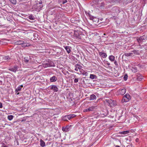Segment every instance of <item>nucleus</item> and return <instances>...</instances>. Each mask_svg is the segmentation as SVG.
Listing matches in <instances>:
<instances>
[{
	"mask_svg": "<svg viewBox=\"0 0 147 147\" xmlns=\"http://www.w3.org/2000/svg\"><path fill=\"white\" fill-rule=\"evenodd\" d=\"M114 64L115 65H117V63L116 61H115L114 62Z\"/></svg>",
	"mask_w": 147,
	"mask_h": 147,
	"instance_id": "obj_41",
	"label": "nucleus"
},
{
	"mask_svg": "<svg viewBox=\"0 0 147 147\" xmlns=\"http://www.w3.org/2000/svg\"><path fill=\"white\" fill-rule=\"evenodd\" d=\"M127 75H125L123 78V79L124 80L126 81L127 80Z\"/></svg>",
	"mask_w": 147,
	"mask_h": 147,
	"instance_id": "obj_37",
	"label": "nucleus"
},
{
	"mask_svg": "<svg viewBox=\"0 0 147 147\" xmlns=\"http://www.w3.org/2000/svg\"><path fill=\"white\" fill-rule=\"evenodd\" d=\"M99 2V3H98V5L97 6V7L101 9H103L105 5L104 2H103L101 0L100 2Z\"/></svg>",
	"mask_w": 147,
	"mask_h": 147,
	"instance_id": "obj_7",
	"label": "nucleus"
},
{
	"mask_svg": "<svg viewBox=\"0 0 147 147\" xmlns=\"http://www.w3.org/2000/svg\"><path fill=\"white\" fill-rule=\"evenodd\" d=\"M129 133V131H122L121 134H127Z\"/></svg>",
	"mask_w": 147,
	"mask_h": 147,
	"instance_id": "obj_34",
	"label": "nucleus"
},
{
	"mask_svg": "<svg viewBox=\"0 0 147 147\" xmlns=\"http://www.w3.org/2000/svg\"><path fill=\"white\" fill-rule=\"evenodd\" d=\"M133 52L134 53V54L137 55H139L140 53V51H136V50H133Z\"/></svg>",
	"mask_w": 147,
	"mask_h": 147,
	"instance_id": "obj_24",
	"label": "nucleus"
},
{
	"mask_svg": "<svg viewBox=\"0 0 147 147\" xmlns=\"http://www.w3.org/2000/svg\"><path fill=\"white\" fill-rule=\"evenodd\" d=\"M137 79L138 81H140L143 79V77L142 75L140 74H138L137 75Z\"/></svg>",
	"mask_w": 147,
	"mask_h": 147,
	"instance_id": "obj_17",
	"label": "nucleus"
},
{
	"mask_svg": "<svg viewBox=\"0 0 147 147\" xmlns=\"http://www.w3.org/2000/svg\"><path fill=\"white\" fill-rule=\"evenodd\" d=\"M146 38V36L144 35L141 37L138 38L137 39V40L138 42L140 43L143 42L144 40H145Z\"/></svg>",
	"mask_w": 147,
	"mask_h": 147,
	"instance_id": "obj_9",
	"label": "nucleus"
},
{
	"mask_svg": "<svg viewBox=\"0 0 147 147\" xmlns=\"http://www.w3.org/2000/svg\"><path fill=\"white\" fill-rule=\"evenodd\" d=\"M18 69V67L17 66L15 65L13 67H11L9 69V70L13 72L14 73H16Z\"/></svg>",
	"mask_w": 147,
	"mask_h": 147,
	"instance_id": "obj_8",
	"label": "nucleus"
},
{
	"mask_svg": "<svg viewBox=\"0 0 147 147\" xmlns=\"http://www.w3.org/2000/svg\"><path fill=\"white\" fill-rule=\"evenodd\" d=\"M71 125H70V126L67 125V126L65 127V129H66V130H67V132L69 131V129H70V127H71Z\"/></svg>",
	"mask_w": 147,
	"mask_h": 147,
	"instance_id": "obj_35",
	"label": "nucleus"
},
{
	"mask_svg": "<svg viewBox=\"0 0 147 147\" xmlns=\"http://www.w3.org/2000/svg\"><path fill=\"white\" fill-rule=\"evenodd\" d=\"M26 44L27 45V47H28L30 46V44L29 43H26Z\"/></svg>",
	"mask_w": 147,
	"mask_h": 147,
	"instance_id": "obj_43",
	"label": "nucleus"
},
{
	"mask_svg": "<svg viewBox=\"0 0 147 147\" xmlns=\"http://www.w3.org/2000/svg\"><path fill=\"white\" fill-rule=\"evenodd\" d=\"M63 47L66 50L67 52L68 53H69L71 52L70 48H71V47H70L67 46H63Z\"/></svg>",
	"mask_w": 147,
	"mask_h": 147,
	"instance_id": "obj_18",
	"label": "nucleus"
},
{
	"mask_svg": "<svg viewBox=\"0 0 147 147\" xmlns=\"http://www.w3.org/2000/svg\"><path fill=\"white\" fill-rule=\"evenodd\" d=\"M11 2L14 4H15L16 3V0H9Z\"/></svg>",
	"mask_w": 147,
	"mask_h": 147,
	"instance_id": "obj_32",
	"label": "nucleus"
},
{
	"mask_svg": "<svg viewBox=\"0 0 147 147\" xmlns=\"http://www.w3.org/2000/svg\"><path fill=\"white\" fill-rule=\"evenodd\" d=\"M75 116L74 115H66L63 117L62 120L64 121H68V120H70L71 118L74 117Z\"/></svg>",
	"mask_w": 147,
	"mask_h": 147,
	"instance_id": "obj_3",
	"label": "nucleus"
},
{
	"mask_svg": "<svg viewBox=\"0 0 147 147\" xmlns=\"http://www.w3.org/2000/svg\"><path fill=\"white\" fill-rule=\"evenodd\" d=\"M98 54L101 57L104 58H105L107 57V55L106 53L102 52H99Z\"/></svg>",
	"mask_w": 147,
	"mask_h": 147,
	"instance_id": "obj_14",
	"label": "nucleus"
},
{
	"mask_svg": "<svg viewBox=\"0 0 147 147\" xmlns=\"http://www.w3.org/2000/svg\"><path fill=\"white\" fill-rule=\"evenodd\" d=\"M23 87V85H21L20 86H19L17 87L16 89V93L18 92V91H20L21 90L22 88Z\"/></svg>",
	"mask_w": 147,
	"mask_h": 147,
	"instance_id": "obj_20",
	"label": "nucleus"
},
{
	"mask_svg": "<svg viewBox=\"0 0 147 147\" xmlns=\"http://www.w3.org/2000/svg\"><path fill=\"white\" fill-rule=\"evenodd\" d=\"M0 78H1V77H0Z\"/></svg>",
	"mask_w": 147,
	"mask_h": 147,
	"instance_id": "obj_49",
	"label": "nucleus"
},
{
	"mask_svg": "<svg viewBox=\"0 0 147 147\" xmlns=\"http://www.w3.org/2000/svg\"><path fill=\"white\" fill-rule=\"evenodd\" d=\"M96 76L95 75L90 74V78L91 79H96Z\"/></svg>",
	"mask_w": 147,
	"mask_h": 147,
	"instance_id": "obj_23",
	"label": "nucleus"
},
{
	"mask_svg": "<svg viewBox=\"0 0 147 147\" xmlns=\"http://www.w3.org/2000/svg\"><path fill=\"white\" fill-rule=\"evenodd\" d=\"M60 1L63 4H64L67 3V0H60Z\"/></svg>",
	"mask_w": 147,
	"mask_h": 147,
	"instance_id": "obj_33",
	"label": "nucleus"
},
{
	"mask_svg": "<svg viewBox=\"0 0 147 147\" xmlns=\"http://www.w3.org/2000/svg\"><path fill=\"white\" fill-rule=\"evenodd\" d=\"M106 1H107V0H106Z\"/></svg>",
	"mask_w": 147,
	"mask_h": 147,
	"instance_id": "obj_50",
	"label": "nucleus"
},
{
	"mask_svg": "<svg viewBox=\"0 0 147 147\" xmlns=\"http://www.w3.org/2000/svg\"><path fill=\"white\" fill-rule=\"evenodd\" d=\"M133 55V53H125L124 55L125 56L129 57L132 55Z\"/></svg>",
	"mask_w": 147,
	"mask_h": 147,
	"instance_id": "obj_26",
	"label": "nucleus"
},
{
	"mask_svg": "<svg viewBox=\"0 0 147 147\" xmlns=\"http://www.w3.org/2000/svg\"><path fill=\"white\" fill-rule=\"evenodd\" d=\"M78 78H75L74 80V82L75 83H76L78 82Z\"/></svg>",
	"mask_w": 147,
	"mask_h": 147,
	"instance_id": "obj_39",
	"label": "nucleus"
},
{
	"mask_svg": "<svg viewBox=\"0 0 147 147\" xmlns=\"http://www.w3.org/2000/svg\"><path fill=\"white\" fill-rule=\"evenodd\" d=\"M120 1V0H109L108 1H109L110 3H113L114 2H115V1Z\"/></svg>",
	"mask_w": 147,
	"mask_h": 147,
	"instance_id": "obj_30",
	"label": "nucleus"
},
{
	"mask_svg": "<svg viewBox=\"0 0 147 147\" xmlns=\"http://www.w3.org/2000/svg\"><path fill=\"white\" fill-rule=\"evenodd\" d=\"M3 59V60H6L8 62L9 61V60H11V58L9 57V56H5L4 57L0 55V61L1 59Z\"/></svg>",
	"mask_w": 147,
	"mask_h": 147,
	"instance_id": "obj_10",
	"label": "nucleus"
},
{
	"mask_svg": "<svg viewBox=\"0 0 147 147\" xmlns=\"http://www.w3.org/2000/svg\"><path fill=\"white\" fill-rule=\"evenodd\" d=\"M24 42V41L22 40L18 41L16 42V44L17 45H22Z\"/></svg>",
	"mask_w": 147,
	"mask_h": 147,
	"instance_id": "obj_25",
	"label": "nucleus"
},
{
	"mask_svg": "<svg viewBox=\"0 0 147 147\" xmlns=\"http://www.w3.org/2000/svg\"><path fill=\"white\" fill-rule=\"evenodd\" d=\"M50 81L51 82H54L57 80V78L55 76H53L50 78Z\"/></svg>",
	"mask_w": 147,
	"mask_h": 147,
	"instance_id": "obj_16",
	"label": "nucleus"
},
{
	"mask_svg": "<svg viewBox=\"0 0 147 147\" xmlns=\"http://www.w3.org/2000/svg\"><path fill=\"white\" fill-rule=\"evenodd\" d=\"M54 65L53 62L49 61L43 63L42 65V66L44 68H46L48 67L54 66Z\"/></svg>",
	"mask_w": 147,
	"mask_h": 147,
	"instance_id": "obj_6",
	"label": "nucleus"
},
{
	"mask_svg": "<svg viewBox=\"0 0 147 147\" xmlns=\"http://www.w3.org/2000/svg\"><path fill=\"white\" fill-rule=\"evenodd\" d=\"M131 70L134 73H136L137 72V69L136 67H134L132 68Z\"/></svg>",
	"mask_w": 147,
	"mask_h": 147,
	"instance_id": "obj_31",
	"label": "nucleus"
},
{
	"mask_svg": "<svg viewBox=\"0 0 147 147\" xmlns=\"http://www.w3.org/2000/svg\"><path fill=\"white\" fill-rule=\"evenodd\" d=\"M107 64L108 65H110V63L108 61L107 62Z\"/></svg>",
	"mask_w": 147,
	"mask_h": 147,
	"instance_id": "obj_44",
	"label": "nucleus"
},
{
	"mask_svg": "<svg viewBox=\"0 0 147 147\" xmlns=\"http://www.w3.org/2000/svg\"><path fill=\"white\" fill-rule=\"evenodd\" d=\"M24 59L25 62L28 64H32L34 63V61L32 60V58L30 56L24 57Z\"/></svg>",
	"mask_w": 147,
	"mask_h": 147,
	"instance_id": "obj_5",
	"label": "nucleus"
},
{
	"mask_svg": "<svg viewBox=\"0 0 147 147\" xmlns=\"http://www.w3.org/2000/svg\"><path fill=\"white\" fill-rule=\"evenodd\" d=\"M50 89L55 92H57L58 90L57 87L55 85H52L50 86Z\"/></svg>",
	"mask_w": 147,
	"mask_h": 147,
	"instance_id": "obj_11",
	"label": "nucleus"
},
{
	"mask_svg": "<svg viewBox=\"0 0 147 147\" xmlns=\"http://www.w3.org/2000/svg\"><path fill=\"white\" fill-rule=\"evenodd\" d=\"M2 147H7L6 145H4L2 146Z\"/></svg>",
	"mask_w": 147,
	"mask_h": 147,
	"instance_id": "obj_45",
	"label": "nucleus"
},
{
	"mask_svg": "<svg viewBox=\"0 0 147 147\" xmlns=\"http://www.w3.org/2000/svg\"><path fill=\"white\" fill-rule=\"evenodd\" d=\"M130 96L129 94H127L123 97L121 101L123 103L125 102H127L130 99Z\"/></svg>",
	"mask_w": 147,
	"mask_h": 147,
	"instance_id": "obj_4",
	"label": "nucleus"
},
{
	"mask_svg": "<svg viewBox=\"0 0 147 147\" xmlns=\"http://www.w3.org/2000/svg\"><path fill=\"white\" fill-rule=\"evenodd\" d=\"M0 79H1V78H0ZM2 82L1 80H0V84H2Z\"/></svg>",
	"mask_w": 147,
	"mask_h": 147,
	"instance_id": "obj_46",
	"label": "nucleus"
},
{
	"mask_svg": "<svg viewBox=\"0 0 147 147\" xmlns=\"http://www.w3.org/2000/svg\"><path fill=\"white\" fill-rule=\"evenodd\" d=\"M117 8L116 7H114L113 9V10H116L117 9Z\"/></svg>",
	"mask_w": 147,
	"mask_h": 147,
	"instance_id": "obj_42",
	"label": "nucleus"
},
{
	"mask_svg": "<svg viewBox=\"0 0 147 147\" xmlns=\"http://www.w3.org/2000/svg\"><path fill=\"white\" fill-rule=\"evenodd\" d=\"M40 145L42 147L45 146V142L42 139L40 140Z\"/></svg>",
	"mask_w": 147,
	"mask_h": 147,
	"instance_id": "obj_22",
	"label": "nucleus"
},
{
	"mask_svg": "<svg viewBox=\"0 0 147 147\" xmlns=\"http://www.w3.org/2000/svg\"><path fill=\"white\" fill-rule=\"evenodd\" d=\"M105 101L109 104V105L110 107H115L116 105V102L114 100L111 99H106Z\"/></svg>",
	"mask_w": 147,
	"mask_h": 147,
	"instance_id": "obj_1",
	"label": "nucleus"
},
{
	"mask_svg": "<svg viewBox=\"0 0 147 147\" xmlns=\"http://www.w3.org/2000/svg\"><path fill=\"white\" fill-rule=\"evenodd\" d=\"M97 106L92 105L88 108L84 109L83 110V112H86L93 111L97 109Z\"/></svg>",
	"mask_w": 147,
	"mask_h": 147,
	"instance_id": "obj_2",
	"label": "nucleus"
},
{
	"mask_svg": "<svg viewBox=\"0 0 147 147\" xmlns=\"http://www.w3.org/2000/svg\"><path fill=\"white\" fill-rule=\"evenodd\" d=\"M79 71L82 75H85L86 76H87L88 74L87 72L85 71L83 69H82V68L81 69H80Z\"/></svg>",
	"mask_w": 147,
	"mask_h": 147,
	"instance_id": "obj_19",
	"label": "nucleus"
},
{
	"mask_svg": "<svg viewBox=\"0 0 147 147\" xmlns=\"http://www.w3.org/2000/svg\"><path fill=\"white\" fill-rule=\"evenodd\" d=\"M100 0H93V2L94 4H96L98 5V3L100 2Z\"/></svg>",
	"mask_w": 147,
	"mask_h": 147,
	"instance_id": "obj_27",
	"label": "nucleus"
},
{
	"mask_svg": "<svg viewBox=\"0 0 147 147\" xmlns=\"http://www.w3.org/2000/svg\"><path fill=\"white\" fill-rule=\"evenodd\" d=\"M109 58L111 61H114L115 57L113 55H110L109 56Z\"/></svg>",
	"mask_w": 147,
	"mask_h": 147,
	"instance_id": "obj_21",
	"label": "nucleus"
},
{
	"mask_svg": "<svg viewBox=\"0 0 147 147\" xmlns=\"http://www.w3.org/2000/svg\"><path fill=\"white\" fill-rule=\"evenodd\" d=\"M93 17H92V18L91 17L90 19L92 20H93Z\"/></svg>",
	"mask_w": 147,
	"mask_h": 147,
	"instance_id": "obj_48",
	"label": "nucleus"
},
{
	"mask_svg": "<svg viewBox=\"0 0 147 147\" xmlns=\"http://www.w3.org/2000/svg\"><path fill=\"white\" fill-rule=\"evenodd\" d=\"M13 118V116L12 115H8L7 117V118L9 120H12Z\"/></svg>",
	"mask_w": 147,
	"mask_h": 147,
	"instance_id": "obj_29",
	"label": "nucleus"
},
{
	"mask_svg": "<svg viewBox=\"0 0 147 147\" xmlns=\"http://www.w3.org/2000/svg\"><path fill=\"white\" fill-rule=\"evenodd\" d=\"M126 92V90L125 88L119 90L118 92L119 94L123 95Z\"/></svg>",
	"mask_w": 147,
	"mask_h": 147,
	"instance_id": "obj_13",
	"label": "nucleus"
},
{
	"mask_svg": "<svg viewBox=\"0 0 147 147\" xmlns=\"http://www.w3.org/2000/svg\"><path fill=\"white\" fill-rule=\"evenodd\" d=\"M28 18L31 20H33L35 19V18L32 15H30L28 16Z\"/></svg>",
	"mask_w": 147,
	"mask_h": 147,
	"instance_id": "obj_28",
	"label": "nucleus"
},
{
	"mask_svg": "<svg viewBox=\"0 0 147 147\" xmlns=\"http://www.w3.org/2000/svg\"><path fill=\"white\" fill-rule=\"evenodd\" d=\"M96 99V96L94 94L90 95L89 100H95Z\"/></svg>",
	"mask_w": 147,
	"mask_h": 147,
	"instance_id": "obj_15",
	"label": "nucleus"
},
{
	"mask_svg": "<svg viewBox=\"0 0 147 147\" xmlns=\"http://www.w3.org/2000/svg\"><path fill=\"white\" fill-rule=\"evenodd\" d=\"M22 46L23 47H27V45L26 43H24V42L22 44Z\"/></svg>",
	"mask_w": 147,
	"mask_h": 147,
	"instance_id": "obj_36",
	"label": "nucleus"
},
{
	"mask_svg": "<svg viewBox=\"0 0 147 147\" xmlns=\"http://www.w3.org/2000/svg\"><path fill=\"white\" fill-rule=\"evenodd\" d=\"M116 147H120V146H119L117 145L116 146Z\"/></svg>",
	"mask_w": 147,
	"mask_h": 147,
	"instance_id": "obj_47",
	"label": "nucleus"
},
{
	"mask_svg": "<svg viewBox=\"0 0 147 147\" xmlns=\"http://www.w3.org/2000/svg\"><path fill=\"white\" fill-rule=\"evenodd\" d=\"M82 67L80 65L76 64L75 65V70L76 71H80V69H81Z\"/></svg>",
	"mask_w": 147,
	"mask_h": 147,
	"instance_id": "obj_12",
	"label": "nucleus"
},
{
	"mask_svg": "<svg viewBox=\"0 0 147 147\" xmlns=\"http://www.w3.org/2000/svg\"><path fill=\"white\" fill-rule=\"evenodd\" d=\"M3 107L2 103L1 102H0V108H2Z\"/></svg>",
	"mask_w": 147,
	"mask_h": 147,
	"instance_id": "obj_40",
	"label": "nucleus"
},
{
	"mask_svg": "<svg viewBox=\"0 0 147 147\" xmlns=\"http://www.w3.org/2000/svg\"><path fill=\"white\" fill-rule=\"evenodd\" d=\"M62 130L63 131H65L66 132H67V130H66V129H65V127H63L62 128Z\"/></svg>",
	"mask_w": 147,
	"mask_h": 147,
	"instance_id": "obj_38",
	"label": "nucleus"
}]
</instances>
